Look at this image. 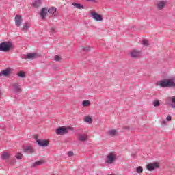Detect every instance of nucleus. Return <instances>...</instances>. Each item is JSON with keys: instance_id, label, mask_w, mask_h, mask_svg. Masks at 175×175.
Instances as JSON below:
<instances>
[{"instance_id": "obj_1", "label": "nucleus", "mask_w": 175, "mask_h": 175, "mask_svg": "<svg viewBox=\"0 0 175 175\" xmlns=\"http://www.w3.org/2000/svg\"><path fill=\"white\" fill-rule=\"evenodd\" d=\"M156 85L161 87V88H175V79L173 78L163 79L159 81Z\"/></svg>"}, {"instance_id": "obj_2", "label": "nucleus", "mask_w": 175, "mask_h": 175, "mask_svg": "<svg viewBox=\"0 0 175 175\" xmlns=\"http://www.w3.org/2000/svg\"><path fill=\"white\" fill-rule=\"evenodd\" d=\"M13 44L10 42H3L0 44V51H3L4 53H8L10 50H13Z\"/></svg>"}, {"instance_id": "obj_3", "label": "nucleus", "mask_w": 175, "mask_h": 175, "mask_svg": "<svg viewBox=\"0 0 175 175\" xmlns=\"http://www.w3.org/2000/svg\"><path fill=\"white\" fill-rule=\"evenodd\" d=\"M116 158H117V154H116V152H110L107 156L105 163H107L108 165H113V163L116 162Z\"/></svg>"}, {"instance_id": "obj_4", "label": "nucleus", "mask_w": 175, "mask_h": 175, "mask_svg": "<svg viewBox=\"0 0 175 175\" xmlns=\"http://www.w3.org/2000/svg\"><path fill=\"white\" fill-rule=\"evenodd\" d=\"M146 167L148 172H152L153 170H155V169H159L161 167V164L159 162L150 163L146 165Z\"/></svg>"}, {"instance_id": "obj_5", "label": "nucleus", "mask_w": 175, "mask_h": 175, "mask_svg": "<svg viewBox=\"0 0 175 175\" xmlns=\"http://www.w3.org/2000/svg\"><path fill=\"white\" fill-rule=\"evenodd\" d=\"M90 16L93 20H95V21H103V16L95 11H92L90 12Z\"/></svg>"}, {"instance_id": "obj_6", "label": "nucleus", "mask_w": 175, "mask_h": 175, "mask_svg": "<svg viewBox=\"0 0 175 175\" xmlns=\"http://www.w3.org/2000/svg\"><path fill=\"white\" fill-rule=\"evenodd\" d=\"M35 139L38 146H40L41 147H47V146H49V143H50L49 139H39L38 136H36Z\"/></svg>"}, {"instance_id": "obj_7", "label": "nucleus", "mask_w": 175, "mask_h": 175, "mask_svg": "<svg viewBox=\"0 0 175 175\" xmlns=\"http://www.w3.org/2000/svg\"><path fill=\"white\" fill-rule=\"evenodd\" d=\"M39 15L42 20H46V17L49 16V9L47 8H42L39 13Z\"/></svg>"}, {"instance_id": "obj_8", "label": "nucleus", "mask_w": 175, "mask_h": 175, "mask_svg": "<svg viewBox=\"0 0 175 175\" xmlns=\"http://www.w3.org/2000/svg\"><path fill=\"white\" fill-rule=\"evenodd\" d=\"M55 132L57 135H66V133H68V128L65 126H61L57 128Z\"/></svg>"}, {"instance_id": "obj_9", "label": "nucleus", "mask_w": 175, "mask_h": 175, "mask_svg": "<svg viewBox=\"0 0 175 175\" xmlns=\"http://www.w3.org/2000/svg\"><path fill=\"white\" fill-rule=\"evenodd\" d=\"M77 139L79 142H87L88 140V135L87 134L77 133Z\"/></svg>"}, {"instance_id": "obj_10", "label": "nucleus", "mask_w": 175, "mask_h": 175, "mask_svg": "<svg viewBox=\"0 0 175 175\" xmlns=\"http://www.w3.org/2000/svg\"><path fill=\"white\" fill-rule=\"evenodd\" d=\"M141 54L142 52L138 50H133L130 53V55L132 57V58H138V57H140Z\"/></svg>"}, {"instance_id": "obj_11", "label": "nucleus", "mask_w": 175, "mask_h": 175, "mask_svg": "<svg viewBox=\"0 0 175 175\" xmlns=\"http://www.w3.org/2000/svg\"><path fill=\"white\" fill-rule=\"evenodd\" d=\"M10 75H12V69L11 68H7L3 71H1V72H0V76L8 77V76H10Z\"/></svg>"}, {"instance_id": "obj_12", "label": "nucleus", "mask_w": 175, "mask_h": 175, "mask_svg": "<svg viewBox=\"0 0 175 175\" xmlns=\"http://www.w3.org/2000/svg\"><path fill=\"white\" fill-rule=\"evenodd\" d=\"M108 136L114 137L118 135V131L117 129H111L107 132Z\"/></svg>"}, {"instance_id": "obj_13", "label": "nucleus", "mask_w": 175, "mask_h": 175, "mask_svg": "<svg viewBox=\"0 0 175 175\" xmlns=\"http://www.w3.org/2000/svg\"><path fill=\"white\" fill-rule=\"evenodd\" d=\"M22 23H23V18H21V16L16 15L15 16V23L16 27H21Z\"/></svg>"}, {"instance_id": "obj_14", "label": "nucleus", "mask_w": 175, "mask_h": 175, "mask_svg": "<svg viewBox=\"0 0 175 175\" xmlns=\"http://www.w3.org/2000/svg\"><path fill=\"white\" fill-rule=\"evenodd\" d=\"M23 151L26 152V154H33V152H35V150L31 146L24 148Z\"/></svg>"}, {"instance_id": "obj_15", "label": "nucleus", "mask_w": 175, "mask_h": 175, "mask_svg": "<svg viewBox=\"0 0 175 175\" xmlns=\"http://www.w3.org/2000/svg\"><path fill=\"white\" fill-rule=\"evenodd\" d=\"M157 9L162 10L165 6H166V1H158L156 4Z\"/></svg>"}, {"instance_id": "obj_16", "label": "nucleus", "mask_w": 175, "mask_h": 175, "mask_svg": "<svg viewBox=\"0 0 175 175\" xmlns=\"http://www.w3.org/2000/svg\"><path fill=\"white\" fill-rule=\"evenodd\" d=\"M83 122L86 124H92V118L91 116H85L83 118Z\"/></svg>"}, {"instance_id": "obj_17", "label": "nucleus", "mask_w": 175, "mask_h": 175, "mask_svg": "<svg viewBox=\"0 0 175 175\" xmlns=\"http://www.w3.org/2000/svg\"><path fill=\"white\" fill-rule=\"evenodd\" d=\"M9 158H10V153L9 152L5 151L1 154V159L6 160L9 159Z\"/></svg>"}, {"instance_id": "obj_18", "label": "nucleus", "mask_w": 175, "mask_h": 175, "mask_svg": "<svg viewBox=\"0 0 175 175\" xmlns=\"http://www.w3.org/2000/svg\"><path fill=\"white\" fill-rule=\"evenodd\" d=\"M38 55L37 53H30L28 54L26 57L27 59H35V58H38Z\"/></svg>"}, {"instance_id": "obj_19", "label": "nucleus", "mask_w": 175, "mask_h": 175, "mask_svg": "<svg viewBox=\"0 0 175 175\" xmlns=\"http://www.w3.org/2000/svg\"><path fill=\"white\" fill-rule=\"evenodd\" d=\"M42 5V0H36L32 3L33 8H39Z\"/></svg>"}, {"instance_id": "obj_20", "label": "nucleus", "mask_w": 175, "mask_h": 175, "mask_svg": "<svg viewBox=\"0 0 175 175\" xmlns=\"http://www.w3.org/2000/svg\"><path fill=\"white\" fill-rule=\"evenodd\" d=\"M57 12V8L55 7H51L49 9H48V12L50 13V14H54Z\"/></svg>"}, {"instance_id": "obj_21", "label": "nucleus", "mask_w": 175, "mask_h": 175, "mask_svg": "<svg viewBox=\"0 0 175 175\" xmlns=\"http://www.w3.org/2000/svg\"><path fill=\"white\" fill-rule=\"evenodd\" d=\"M91 105V102L88 100H85L82 102V106L83 107H88Z\"/></svg>"}, {"instance_id": "obj_22", "label": "nucleus", "mask_w": 175, "mask_h": 175, "mask_svg": "<svg viewBox=\"0 0 175 175\" xmlns=\"http://www.w3.org/2000/svg\"><path fill=\"white\" fill-rule=\"evenodd\" d=\"M72 6H75L77 9H84V6L80 3H72Z\"/></svg>"}, {"instance_id": "obj_23", "label": "nucleus", "mask_w": 175, "mask_h": 175, "mask_svg": "<svg viewBox=\"0 0 175 175\" xmlns=\"http://www.w3.org/2000/svg\"><path fill=\"white\" fill-rule=\"evenodd\" d=\"M29 29V25L28 23H25L22 28V31H23V32H27Z\"/></svg>"}, {"instance_id": "obj_24", "label": "nucleus", "mask_w": 175, "mask_h": 175, "mask_svg": "<svg viewBox=\"0 0 175 175\" xmlns=\"http://www.w3.org/2000/svg\"><path fill=\"white\" fill-rule=\"evenodd\" d=\"M43 163V161H36L33 165H31L32 167H36V166H40Z\"/></svg>"}, {"instance_id": "obj_25", "label": "nucleus", "mask_w": 175, "mask_h": 175, "mask_svg": "<svg viewBox=\"0 0 175 175\" xmlns=\"http://www.w3.org/2000/svg\"><path fill=\"white\" fill-rule=\"evenodd\" d=\"M17 76L18 77H21V79H24L25 77V72H24L23 71H19L17 73Z\"/></svg>"}, {"instance_id": "obj_26", "label": "nucleus", "mask_w": 175, "mask_h": 175, "mask_svg": "<svg viewBox=\"0 0 175 175\" xmlns=\"http://www.w3.org/2000/svg\"><path fill=\"white\" fill-rule=\"evenodd\" d=\"M14 88L15 91H16L17 92H18V91H21L20 85H18V83L14 84Z\"/></svg>"}, {"instance_id": "obj_27", "label": "nucleus", "mask_w": 175, "mask_h": 175, "mask_svg": "<svg viewBox=\"0 0 175 175\" xmlns=\"http://www.w3.org/2000/svg\"><path fill=\"white\" fill-rule=\"evenodd\" d=\"M135 170H136V172H137L139 174H140L143 173V167H142V166H138V167H137L135 168Z\"/></svg>"}, {"instance_id": "obj_28", "label": "nucleus", "mask_w": 175, "mask_h": 175, "mask_svg": "<svg viewBox=\"0 0 175 175\" xmlns=\"http://www.w3.org/2000/svg\"><path fill=\"white\" fill-rule=\"evenodd\" d=\"M161 103L159 102V100H156L154 102H153V106H154V107H158V106H160Z\"/></svg>"}, {"instance_id": "obj_29", "label": "nucleus", "mask_w": 175, "mask_h": 175, "mask_svg": "<svg viewBox=\"0 0 175 175\" xmlns=\"http://www.w3.org/2000/svg\"><path fill=\"white\" fill-rule=\"evenodd\" d=\"M170 99H171L172 103L174 104V105H172V108L174 107L175 109V96L171 97Z\"/></svg>"}, {"instance_id": "obj_30", "label": "nucleus", "mask_w": 175, "mask_h": 175, "mask_svg": "<svg viewBox=\"0 0 175 175\" xmlns=\"http://www.w3.org/2000/svg\"><path fill=\"white\" fill-rule=\"evenodd\" d=\"M16 159H23V154L22 153H17L16 154Z\"/></svg>"}, {"instance_id": "obj_31", "label": "nucleus", "mask_w": 175, "mask_h": 175, "mask_svg": "<svg viewBox=\"0 0 175 175\" xmlns=\"http://www.w3.org/2000/svg\"><path fill=\"white\" fill-rule=\"evenodd\" d=\"M132 159H136L137 158V154L136 153H131Z\"/></svg>"}, {"instance_id": "obj_32", "label": "nucleus", "mask_w": 175, "mask_h": 175, "mask_svg": "<svg viewBox=\"0 0 175 175\" xmlns=\"http://www.w3.org/2000/svg\"><path fill=\"white\" fill-rule=\"evenodd\" d=\"M142 44H143L144 46H148V40H144L142 42Z\"/></svg>"}, {"instance_id": "obj_33", "label": "nucleus", "mask_w": 175, "mask_h": 175, "mask_svg": "<svg viewBox=\"0 0 175 175\" xmlns=\"http://www.w3.org/2000/svg\"><path fill=\"white\" fill-rule=\"evenodd\" d=\"M55 61H61V57L58 55L55 56Z\"/></svg>"}, {"instance_id": "obj_34", "label": "nucleus", "mask_w": 175, "mask_h": 175, "mask_svg": "<svg viewBox=\"0 0 175 175\" xmlns=\"http://www.w3.org/2000/svg\"><path fill=\"white\" fill-rule=\"evenodd\" d=\"M68 157H73V155H74L73 152H72V151L68 152Z\"/></svg>"}, {"instance_id": "obj_35", "label": "nucleus", "mask_w": 175, "mask_h": 175, "mask_svg": "<svg viewBox=\"0 0 175 175\" xmlns=\"http://www.w3.org/2000/svg\"><path fill=\"white\" fill-rule=\"evenodd\" d=\"M167 121H172V116H167L166 118Z\"/></svg>"}, {"instance_id": "obj_36", "label": "nucleus", "mask_w": 175, "mask_h": 175, "mask_svg": "<svg viewBox=\"0 0 175 175\" xmlns=\"http://www.w3.org/2000/svg\"><path fill=\"white\" fill-rule=\"evenodd\" d=\"M88 2H93V3H95L96 2V0H86Z\"/></svg>"}, {"instance_id": "obj_37", "label": "nucleus", "mask_w": 175, "mask_h": 175, "mask_svg": "<svg viewBox=\"0 0 175 175\" xmlns=\"http://www.w3.org/2000/svg\"><path fill=\"white\" fill-rule=\"evenodd\" d=\"M84 50H85V51H88V50H91V48H90V46H88V47L85 48Z\"/></svg>"}]
</instances>
